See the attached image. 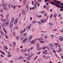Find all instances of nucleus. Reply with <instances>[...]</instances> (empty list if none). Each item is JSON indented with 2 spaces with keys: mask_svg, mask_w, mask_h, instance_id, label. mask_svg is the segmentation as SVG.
<instances>
[{
  "mask_svg": "<svg viewBox=\"0 0 63 63\" xmlns=\"http://www.w3.org/2000/svg\"><path fill=\"white\" fill-rule=\"evenodd\" d=\"M11 4H8V7H9V8H11Z\"/></svg>",
  "mask_w": 63,
  "mask_h": 63,
  "instance_id": "obj_34",
  "label": "nucleus"
},
{
  "mask_svg": "<svg viewBox=\"0 0 63 63\" xmlns=\"http://www.w3.org/2000/svg\"><path fill=\"white\" fill-rule=\"evenodd\" d=\"M31 26H29L28 28H27L26 29V30H27V29H28V28H29V29L28 30H30V29H31Z\"/></svg>",
  "mask_w": 63,
  "mask_h": 63,
  "instance_id": "obj_10",
  "label": "nucleus"
},
{
  "mask_svg": "<svg viewBox=\"0 0 63 63\" xmlns=\"http://www.w3.org/2000/svg\"><path fill=\"white\" fill-rule=\"evenodd\" d=\"M56 30H57V29H55L53 30V31H56Z\"/></svg>",
  "mask_w": 63,
  "mask_h": 63,
  "instance_id": "obj_43",
  "label": "nucleus"
},
{
  "mask_svg": "<svg viewBox=\"0 0 63 63\" xmlns=\"http://www.w3.org/2000/svg\"><path fill=\"white\" fill-rule=\"evenodd\" d=\"M40 42L41 43H45V42H44V41H40Z\"/></svg>",
  "mask_w": 63,
  "mask_h": 63,
  "instance_id": "obj_31",
  "label": "nucleus"
},
{
  "mask_svg": "<svg viewBox=\"0 0 63 63\" xmlns=\"http://www.w3.org/2000/svg\"><path fill=\"white\" fill-rule=\"evenodd\" d=\"M14 24L12 23H10L9 24V27L11 29H12V27H13Z\"/></svg>",
  "mask_w": 63,
  "mask_h": 63,
  "instance_id": "obj_1",
  "label": "nucleus"
},
{
  "mask_svg": "<svg viewBox=\"0 0 63 63\" xmlns=\"http://www.w3.org/2000/svg\"><path fill=\"white\" fill-rule=\"evenodd\" d=\"M27 35L26 33H23L22 34L23 37H25Z\"/></svg>",
  "mask_w": 63,
  "mask_h": 63,
  "instance_id": "obj_8",
  "label": "nucleus"
},
{
  "mask_svg": "<svg viewBox=\"0 0 63 63\" xmlns=\"http://www.w3.org/2000/svg\"><path fill=\"white\" fill-rule=\"evenodd\" d=\"M54 44L55 45H59V44H58V43H54Z\"/></svg>",
  "mask_w": 63,
  "mask_h": 63,
  "instance_id": "obj_40",
  "label": "nucleus"
},
{
  "mask_svg": "<svg viewBox=\"0 0 63 63\" xmlns=\"http://www.w3.org/2000/svg\"><path fill=\"white\" fill-rule=\"evenodd\" d=\"M30 55V54L29 53H28L27 54V56H29Z\"/></svg>",
  "mask_w": 63,
  "mask_h": 63,
  "instance_id": "obj_64",
  "label": "nucleus"
},
{
  "mask_svg": "<svg viewBox=\"0 0 63 63\" xmlns=\"http://www.w3.org/2000/svg\"><path fill=\"white\" fill-rule=\"evenodd\" d=\"M0 52L2 54H3V55H5V54L4 53L3 51H2L0 50Z\"/></svg>",
  "mask_w": 63,
  "mask_h": 63,
  "instance_id": "obj_11",
  "label": "nucleus"
},
{
  "mask_svg": "<svg viewBox=\"0 0 63 63\" xmlns=\"http://www.w3.org/2000/svg\"><path fill=\"white\" fill-rule=\"evenodd\" d=\"M48 38V36H47L46 35H44V39H47Z\"/></svg>",
  "mask_w": 63,
  "mask_h": 63,
  "instance_id": "obj_12",
  "label": "nucleus"
},
{
  "mask_svg": "<svg viewBox=\"0 0 63 63\" xmlns=\"http://www.w3.org/2000/svg\"><path fill=\"white\" fill-rule=\"evenodd\" d=\"M53 52L55 53H56V51L55 50H53Z\"/></svg>",
  "mask_w": 63,
  "mask_h": 63,
  "instance_id": "obj_37",
  "label": "nucleus"
},
{
  "mask_svg": "<svg viewBox=\"0 0 63 63\" xmlns=\"http://www.w3.org/2000/svg\"><path fill=\"white\" fill-rule=\"evenodd\" d=\"M14 21L13 20L11 21V22L10 23H12V24H13Z\"/></svg>",
  "mask_w": 63,
  "mask_h": 63,
  "instance_id": "obj_27",
  "label": "nucleus"
},
{
  "mask_svg": "<svg viewBox=\"0 0 63 63\" xmlns=\"http://www.w3.org/2000/svg\"><path fill=\"white\" fill-rule=\"evenodd\" d=\"M0 16H1V17H2V18H3V15L2 14H1L0 15Z\"/></svg>",
  "mask_w": 63,
  "mask_h": 63,
  "instance_id": "obj_54",
  "label": "nucleus"
},
{
  "mask_svg": "<svg viewBox=\"0 0 63 63\" xmlns=\"http://www.w3.org/2000/svg\"><path fill=\"white\" fill-rule=\"evenodd\" d=\"M35 22H36L35 21H32V24H34L35 23Z\"/></svg>",
  "mask_w": 63,
  "mask_h": 63,
  "instance_id": "obj_50",
  "label": "nucleus"
},
{
  "mask_svg": "<svg viewBox=\"0 0 63 63\" xmlns=\"http://www.w3.org/2000/svg\"><path fill=\"white\" fill-rule=\"evenodd\" d=\"M59 40H60L61 41H63V38H59Z\"/></svg>",
  "mask_w": 63,
  "mask_h": 63,
  "instance_id": "obj_24",
  "label": "nucleus"
},
{
  "mask_svg": "<svg viewBox=\"0 0 63 63\" xmlns=\"http://www.w3.org/2000/svg\"><path fill=\"white\" fill-rule=\"evenodd\" d=\"M6 24L7 25H8L9 24V19H8L7 20V22H6Z\"/></svg>",
  "mask_w": 63,
  "mask_h": 63,
  "instance_id": "obj_4",
  "label": "nucleus"
},
{
  "mask_svg": "<svg viewBox=\"0 0 63 63\" xmlns=\"http://www.w3.org/2000/svg\"><path fill=\"white\" fill-rule=\"evenodd\" d=\"M41 48H42V47H40V48H39L37 50H41Z\"/></svg>",
  "mask_w": 63,
  "mask_h": 63,
  "instance_id": "obj_30",
  "label": "nucleus"
},
{
  "mask_svg": "<svg viewBox=\"0 0 63 63\" xmlns=\"http://www.w3.org/2000/svg\"><path fill=\"white\" fill-rule=\"evenodd\" d=\"M45 13H46V12L45 11H41L40 12V13H42V14H44Z\"/></svg>",
  "mask_w": 63,
  "mask_h": 63,
  "instance_id": "obj_28",
  "label": "nucleus"
},
{
  "mask_svg": "<svg viewBox=\"0 0 63 63\" xmlns=\"http://www.w3.org/2000/svg\"><path fill=\"white\" fill-rule=\"evenodd\" d=\"M27 40V38H25L24 40V41H26Z\"/></svg>",
  "mask_w": 63,
  "mask_h": 63,
  "instance_id": "obj_52",
  "label": "nucleus"
},
{
  "mask_svg": "<svg viewBox=\"0 0 63 63\" xmlns=\"http://www.w3.org/2000/svg\"><path fill=\"white\" fill-rule=\"evenodd\" d=\"M13 44L14 45V47H15V46H16V42H13Z\"/></svg>",
  "mask_w": 63,
  "mask_h": 63,
  "instance_id": "obj_18",
  "label": "nucleus"
},
{
  "mask_svg": "<svg viewBox=\"0 0 63 63\" xmlns=\"http://www.w3.org/2000/svg\"><path fill=\"white\" fill-rule=\"evenodd\" d=\"M7 5H8V4L7 3H5L3 4V8H5L7 6Z\"/></svg>",
  "mask_w": 63,
  "mask_h": 63,
  "instance_id": "obj_3",
  "label": "nucleus"
},
{
  "mask_svg": "<svg viewBox=\"0 0 63 63\" xmlns=\"http://www.w3.org/2000/svg\"><path fill=\"white\" fill-rule=\"evenodd\" d=\"M22 43H25V41H24L23 40L22 42Z\"/></svg>",
  "mask_w": 63,
  "mask_h": 63,
  "instance_id": "obj_56",
  "label": "nucleus"
},
{
  "mask_svg": "<svg viewBox=\"0 0 63 63\" xmlns=\"http://www.w3.org/2000/svg\"><path fill=\"white\" fill-rule=\"evenodd\" d=\"M56 16H57V14H55L54 15H53V17H56Z\"/></svg>",
  "mask_w": 63,
  "mask_h": 63,
  "instance_id": "obj_19",
  "label": "nucleus"
},
{
  "mask_svg": "<svg viewBox=\"0 0 63 63\" xmlns=\"http://www.w3.org/2000/svg\"><path fill=\"white\" fill-rule=\"evenodd\" d=\"M0 11L1 12H3V11L1 9H0Z\"/></svg>",
  "mask_w": 63,
  "mask_h": 63,
  "instance_id": "obj_63",
  "label": "nucleus"
},
{
  "mask_svg": "<svg viewBox=\"0 0 63 63\" xmlns=\"http://www.w3.org/2000/svg\"><path fill=\"white\" fill-rule=\"evenodd\" d=\"M52 11H53V10H52V9H51L50 10V11L51 12H52Z\"/></svg>",
  "mask_w": 63,
  "mask_h": 63,
  "instance_id": "obj_59",
  "label": "nucleus"
},
{
  "mask_svg": "<svg viewBox=\"0 0 63 63\" xmlns=\"http://www.w3.org/2000/svg\"><path fill=\"white\" fill-rule=\"evenodd\" d=\"M32 36H30V39H29V41H30L32 39Z\"/></svg>",
  "mask_w": 63,
  "mask_h": 63,
  "instance_id": "obj_15",
  "label": "nucleus"
},
{
  "mask_svg": "<svg viewBox=\"0 0 63 63\" xmlns=\"http://www.w3.org/2000/svg\"><path fill=\"white\" fill-rule=\"evenodd\" d=\"M13 8H14V10H15V8H16V6H14V7H13Z\"/></svg>",
  "mask_w": 63,
  "mask_h": 63,
  "instance_id": "obj_45",
  "label": "nucleus"
},
{
  "mask_svg": "<svg viewBox=\"0 0 63 63\" xmlns=\"http://www.w3.org/2000/svg\"><path fill=\"white\" fill-rule=\"evenodd\" d=\"M44 16H47V13H46L44 14Z\"/></svg>",
  "mask_w": 63,
  "mask_h": 63,
  "instance_id": "obj_39",
  "label": "nucleus"
},
{
  "mask_svg": "<svg viewBox=\"0 0 63 63\" xmlns=\"http://www.w3.org/2000/svg\"><path fill=\"white\" fill-rule=\"evenodd\" d=\"M55 5L56 6H57V7L59 8L60 7V5L58 4H56Z\"/></svg>",
  "mask_w": 63,
  "mask_h": 63,
  "instance_id": "obj_17",
  "label": "nucleus"
},
{
  "mask_svg": "<svg viewBox=\"0 0 63 63\" xmlns=\"http://www.w3.org/2000/svg\"><path fill=\"white\" fill-rule=\"evenodd\" d=\"M16 40L18 39V38H19V37H17V36H16Z\"/></svg>",
  "mask_w": 63,
  "mask_h": 63,
  "instance_id": "obj_55",
  "label": "nucleus"
},
{
  "mask_svg": "<svg viewBox=\"0 0 63 63\" xmlns=\"http://www.w3.org/2000/svg\"><path fill=\"white\" fill-rule=\"evenodd\" d=\"M4 10H5V11H7V10H8V9L7 8H4Z\"/></svg>",
  "mask_w": 63,
  "mask_h": 63,
  "instance_id": "obj_32",
  "label": "nucleus"
},
{
  "mask_svg": "<svg viewBox=\"0 0 63 63\" xmlns=\"http://www.w3.org/2000/svg\"><path fill=\"white\" fill-rule=\"evenodd\" d=\"M32 58L30 56L26 58V59L27 60H29L30 59H31Z\"/></svg>",
  "mask_w": 63,
  "mask_h": 63,
  "instance_id": "obj_6",
  "label": "nucleus"
},
{
  "mask_svg": "<svg viewBox=\"0 0 63 63\" xmlns=\"http://www.w3.org/2000/svg\"><path fill=\"white\" fill-rule=\"evenodd\" d=\"M8 38V37L7 36V35H6V39H7Z\"/></svg>",
  "mask_w": 63,
  "mask_h": 63,
  "instance_id": "obj_61",
  "label": "nucleus"
},
{
  "mask_svg": "<svg viewBox=\"0 0 63 63\" xmlns=\"http://www.w3.org/2000/svg\"><path fill=\"white\" fill-rule=\"evenodd\" d=\"M48 58H49V57H45V59H48Z\"/></svg>",
  "mask_w": 63,
  "mask_h": 63,
  "instance_id": "obj_33",
  "label": "nucleus"
},
{
  "mask_svg": "<svg viewBox=\"0 0 63 63\" xmlns=\"http://www.w3.org/2000/svg\"><path fill=\"white\" fill-rule=\"evenodd\" d=\"M40 47V46H37L36 47V48H39Z\"/></svg>",
  "mask_w": 63,
  "mask_h": 63,
  "instance_id": "obj_48",
  "label": "nucleus"
},
{
  "mask_svg": "<svg viewBox=\"0 0 63 63\" xmlns=\"http://www.w3.org/2000/svg\"><path fill=\"white\" fill-rule=\"evenodd\" d=\"M16 50L17 52H19V50L18 48L16 49Z\"/></svg>",
  "mask_w": 63,
  "mask_h": 63,
  "instance_id": "obj_14",
  "label": "nucleus"
},
{
  "mask_svg": "<svg viewBox=\"0 0 63 63\" xmlns=\"http://www.w3.org/2000/svg\"><path fill=\"white\" fill-rule=\"evenodd\" d=\"M34 55V54H32L31 55H30V56L31 57H32V56H33V55Z\"/></svg>",
  "mask_w": 63,
  "mask_h": 63,
  "instance_id": "obj_29",
  "label": "nucleus"
},
{
  "mask_svg": "<svg viewBox=\"0 0 63 63\" xmlns=\"http://www.w3.org/2000/svg\"><path fill=\"white\" fill-rule=\"evenodd\" d=\"M60 7L61 9H63V7L61 6H60Z\"/></svg>",
  "mask_w": 63,
  "mask_h": 63,
  "instance_id": "obj_58",
  "label": "nucleus"
},
{
  "mask_svg": "<svg viewBox=\"0 0 63 63\" xmlns=\"http://www.w3.org/2000/svg\"><path fill=\"white\" fill-rule=\"evenodd\" d=\"M21 13H20L19 14V17H20V16H21Z\"/></svg>",
  "mask_w": 63,
  "mask_h": 63,
  "instance_id": "obj_44",
  "label": "nucleus"
},
{
  "mask_svg": "<svg viewBox=\"0 0 63 63\" xmlns=\"http://www.w3.org/2000/svg\"><path fill=\"white\" fill-rule=\"evenodd\" d=\"M9 62H10V63H13V60H11V61H9Z\"/></svg>",
  "mask_w": 63,
  "mask_h": 63,
  "instance_id": "obj_42",
  "label": "nucleus"
},
{
  "mask_svg": "<svg viewBox=\"0 0 63 63\" xmlns=\"http://www.w3.org/2000/svg\"><path fill=\"white\" fill-rule=\"evenodd\" d=\"M3 26H4V27H6V24H5V23H3Z\"/></svg>",
  "mask_w": 63,
  "mask_h": 63,
  "instance_id": "obj_25",
  "label": "nucleus"
},
{
  "mask_svg": "<svg viewBox=\"0 0 63 63\" xmlns=\"http://www.w3.org/2000/svg\"><path fill=\"white\" fill-rule=\"evenodd\" d=\"M37 40L38 41H41L42 40V38H39L37 39Z\"/></svg>",
  "mask_w": 63,
  "mask_h": 63,
  "instance_id": "obj_22",
  "label": "nucleus"
},
{
  "mask_svg": "<svg viewBox=\"0 0 63 63\" xmlns=\"http://www.w3.org/2000/svg\"><path fill=\"white\" fill-rule=\"evenodd\" d=\"M36 42V40H32V42H31L32 44H33L35 43V42Z\"/></svg>",
  "mask_w": 63,
  "mask_h": 63,
  "instance_id": "obj_13",
  "label": "nucleus"
},
{
  "mask_svg": "<svg viewBox=\"0 0 63 63\" xmlns=\"http://www.w3.org/2000/svg\"><path fill=\"white\" fill-rule=\"evenodd\" d=\"M24 55L26 56H27V54L26 53H25L24 54Z\"/></svg>",
  "mask_w": 63,
  "mask_h": 63,
  "instance_id": "obj_47",
  "label": "nucleus"
},
{
  "mask_svg": "<svg viewBox=\"0 0 63 63\" xmlns=\"http://www.w3.org/2000/svg\"><path fill=\"white\" fill-rule=\"evenodd\" d=\"M3 31L5 32V33L6 34H7V31H6V30H5V28H4V27H3Z\"/></svg>",
  "mask_w": 63,
  "mask_h": 63,
  "instance_id": "obj_7",
  "label": "nucleus"
},
{
  "mask_svg": "<svg viewBox=\"0 0 63 63\" xmlns=\"http://www.w3.org/2000/svg\"><path fill=\"white\" fill-rule=\"evenodd\" d=\"M14 24H15V25H16V24H17V23L14 22Z\"/></svg>",
  "mask_w": 63,
  "mask_h": 63,
  "instance_id": "obj_53",
  "label": "nucleus"
},
{
  "mask_svg": "<svg viewBox=\"0 0 63 63\" xmlns=\"http://www.w3.org/2000/svg\"><path fill=\"white\" fill-rule=\"evenodd\" d=\"M9 14H7L6 16V18H8L9 16Z\"/></svg>",
  "mask_w": 63,
  "mask_h": 63,
  "instance_id": "obj_23",
  "label": "nucleus"
},
{
  "mask_svg": "<svg viewBox=\"0 0 63 63\" xmlns=\"http://www.w3.org/2000/svg\"><path fill=\"white\" fill-rule=\"evenodd\" d=\"M1 20L2 21H3V22H5V21H6V20L4 19H1Z\"/></svg>",
  "mask_w": 63,
  "mask_h": 63,
  "instance_id": "obj_21",
  "label": "nucleus"
},
{
  "mask_svg": "<svg viewBox=\"0 0 63 63\" xmlns=\"http://www.w3.org/2000/svg\"><path fill=\"white\" fill-rule=\"evenodd\" d=\"M46 57V55H44L42 57V58H44V57Z\"/></svg>",
  "mask_w": 63,
  "mask_h": 63,
  "instance_id": "obj_62",
  "label": "nucleus"
},
{
  "mask_svg": "<svg viewBox=\"0 0 63 63\" xmlns=\"http://www.w3.org/2000/svg\"><path fill=\"white\" fill-rule=\"evenodd\" d=\"M43 20L44 21V23H45V22L47 21V19H44Z\"/></svg>",
  "mask_w": 63,
  "mask_h": 63,
  "instance_id": "obj_26",
  "label": "nucleus"
},
{
  "mask_svg": "<svg viewBox=\"0 0 63 63\" xmlns=\"http://www.w3.org/2000/svg\"><path fill=\"white\" fill-rule=\"evenodd\" d=\"M23 3L24 4H25V3L26 2V1H25V0H24L23 1Z\"/></svg>",
  "mask_w": 63,
  "mask_h": 63,
  "instance_id": "obj_41",
  "label": "nucleus"
},
{
  "mask_svg": "<svg viewBox=\"0 0 63 63\" xmlns=\"http://www.w3.org/2000/svg\"><path fill=\"white\" fill-rule=\"evenodd\" d=\"M54 1L57 4H60L61 3V1H57L56 0H54Z\"/></svg>",
  "mask_w": 63,
  "mask_h": 63,
  "instance_id": "obj_5",
  "label": "nucleus"
},
{
  "mask_svg": "<svg viewBox=\"0 0 63 63\" xmlns=\"http://www.w3.org/2000/svg\"><path fill=\"white\" fill-rule=\"evenodd\" d=\"M49 25L50 26H52L53 25V23L51 22H50L49 23Z\"/></svg>",
  "mask_w": 63,
  "mask_h": 63,
  "instance_id": "obj_16",
  "label": "nucleus"
},
{
  "mask_svg": "<svg viewBox=\"0 0 63 63\" xmlns=\"http://www.w3.org/2000/svg\"><path fill=\"white\" fill-rule=\"evenodd\" d=\"M41 22H42V23H44V20H41Z\"/></svg>",
  "mask_w": 63,
  "mask_h": 63,
  "instance_id": "obj_35",
  "label": "nucleus"
},
{
  "mask_svg": "<svg viewBox=\"0 0 63 63\" xmlns=\"http://www.w3.org/2000/svg\"><path fill=\"white\" fill-rule=\"evenodd\" d=\"M60 5H61L62 6H63V3H61L60 4Z\"/></svg>",
  "mask_w": 63,
  "mask_h": 63,
  "instance_id": "obj_57",
  "label": "nucleus"
},
{
  "mask_svg": "<svg viewBox=\"0 0 63 63\" xmlns=\"http://www.w3.org/2000/svg\"><path fill=\"white\" fill-rule=\"evenodd\" d=\"M58 16L59 17H61V15L60 14H59L58 15Z\"/></svg>",
  "mask_w": 63,
  "mask_h": 63,
  "instance_id": "obj_49",
  "label": "nucleus"
},
{
  "mask_svg": "<svg viewBox=\"0 0 63 63\" xmlns=\"http://www.w3.org/2000/svg\"><path fill=\"white\" fill-rule=\"evenodd\" d=\"M53 16V14H52L50 15L49 16L50 18H52Z\"/></svg>",
  "mask_w": 63,
  "mask_h": 63,
  "instance_id": "obj_20",
  "label": "nucleus"
},
{
  "mask_svg": "<svg viewBox=\"0 0 63 63\" xmlns=\"http://www.w3.org/2000/svg\"><path fill=\"white\" fill-rule=\"evenodd\" d=\"M48 46L51 47H53V46H54V44L50 43L48 44Z\"/></svg>",
  "mask_w": 63,
  "mask_h": 63,
  "instance_id": "obj_2",
  "label": "nucleus"
},
{
  "mask_svg": "<svg viewBox=\"0 0 63 63\" xmlns=\"http://www.w3.org/2000/svg\"><path fill=\"white\" fill-rule=\"evenodd\" d=\"M14 20H15V17H13L12 19V20H13V21H14Z\"/></svg>",
  "mask_w": 63,
  "mask_h": 63,
  "instance_id": "obj_51",
  "label": "nucleus"
},
{
  "mask_svg": "<svg viewBox=\"0 0 63 63\" xmlns=\"http://www.w3.org/2000/svg\"><path fill=\"white\" fill-rule=\"evenodd\" d=\"M50 4H51V5H55L56 4V3H54V2H50Z\"/></svg>",
  "mask_w": 63,
  "mask_h": 63,
  "instance_id": "obj_9",
  "label": "nucleus"
},
{
  "mask_svg": "<svg viewBox=\"0 0 63 63\" xmlns=\"http://www.w3.org/2000/svg\"><path fill=\"white\" fill-rule=\"evenodd\" d=\"M37 46H40V45H39V43H37L36 44Z\"/></svg>",
  "mask_w": 63,
  "mask_h": 63,
  "instance_id": "obj_46",
  "label": "nucleus"
},
{
  "mask_svg": "<svg viewBox=\"0 0 63 63\" xmlns=\"http://www.w3.org/2000/svg\"><path fill=\"white\" fill-rule=\"evenodd\" d=\"M24 11H23L22 12V14L23 15V14H24Z\"/></svg>",
  "mask_w": 63,
  "mask_h": 63,
  "instance_id": "obj_36",
  "label": "nucleus"
},
{
  "mask_svg": "<svg viewBox=\"0 0 63 63\" xmlns=\"http://www.w3.org/2000/svg\"><path fill=\"white\" fill-rule=\"evenodd\" d=\"M14 22H16V23H17V22H18V21H17V20H15Z\"/></svg>",
  "mask_w": 63,
  "mask_h": 63,
  "instance_id": "obj_38",
  "label": "nucleus"
},
{
  "mask_svg": "<svg viewBox=\"0 0 63 63\" xmlns=\"http://www.w3.org/2000/svg\"><path fill=\"white\" fill-rule=\"evenodd\" d=\"M47 0H45V2L47 3Z\"/></svg>",
  "mask_w": 63,
  "mask_h": 63,
  "instance_id": "obj_60",
  "label": "nucleus"
}]
</instances>
